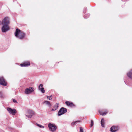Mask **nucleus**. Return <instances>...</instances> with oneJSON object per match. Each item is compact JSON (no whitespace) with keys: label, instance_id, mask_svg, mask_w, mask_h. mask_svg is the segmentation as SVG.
<instances>
[{"label":"nucleus","instance_id":"obj_13","mask_svg":"<svg viewBox=\"0 0 132 132\" xmlns=\"http://www.w3.org/2000/svg\"><path fill=\"white\" fill-rule=\"evenodd\" d=\"M59 106V105L58 103H56L53 107L51 110V111H55L57 109Z\"/></svg>","mask_w":132,"mask_h":132},{"label":"nucleus","instance_id":"obj_26","mask_svg":"<svg viewBox=\"0 0 132 132\" xmlns=\"http://www.w3.org/2000/svg\"><path fill=\"white\" fill-rule=\"evenodd\" d=\"M13 101L14 103H17V101L14 99H13Z\"/></svg>","mask_w":132,"mask_h":132},{"label":"nucleus","instance_id":"obj_27","mask_svg":"<svg viewBox=\"0 0 132 132\" xmlns=\"http://www.w3.org/2000/svg\"><path fill=\"white\" fill-rule=\"evenodd\" d=\"M87 9V8L86 7H85L84 8V11H83V12L84 13H85L86 12V11Z\"/></svg>","mask_w":132,"mask_h":132},{"label":"nucleus","instance_id":"obj_6","mask_svg":"<svg viewBox=\"0 0 132 132\" xmlns=\"http://www.w3.org/2000/svg\"><path fill=\"white\" fill-rule=\"evenodd\" d=\"M7 110L9 112L13 115H15L16 113V110L14 109H11L10 108H7Z\"/></svg>","mask_w":132,"mask_h":132},{"label":"nucleus","instance_id":"obj_12","mask_svg":"<svg viewBox=\"0 0 132 132\" xmlns=\"http://www.w3.org/2000/svg\"><path fill=\"white\" fill-rule=\"evenodd\" d=\"M99 113L102 116L105 115L108 112V111L107 110H105L104 112H103L101 110H100L98 111Z\"/></svg>","mask_w":132,"mask_h":132},{"label":"nucleus","instance_id":"obj_25","mask_svg":"<svg viewBox=\"0 0 132 132\" xmlns=\"http://www.w3.org/2000/svg\"><path fill=\"white\" fill-rule=\"evenodd\" d=\"M83 129L82 128V127L80 128V132H83Z\"/></svg>","mask_w":132,"mask_h":132},{"label":"nucleus","instance_id":"obj_15","mask_svg":"<svg viewBox=\"0 0 132 132\" xmlns=\"http://www.w3.org/2000/svg\"><path fill=\"white\" fill-rule=\"evenodd\" d=\"M65 103L68 106L72 107L74 105L72 103H71L70 102L66 101Z\"/></svg>","mask_w":132,"mask_h":132},{"label":"nucleus","instance_id":"obj_17","mask_svg":"<svg viewBox=\"0 0 132 132\" xmlns=\"http://www.w3.org/2000/svg\"><path fill=\"white\" fill-rule=\"evenodd\" d=\"M44 103L46 105H47L50 107H51V106L50 102L48 101H44Z\"/></svg>","mask_w":132,"mask_h":132},{"label":"nucleus","instance_id":"obj_14","mask_svg":"<svg viewBox=\"0 0 132 132\" xmlns=\"http://www.w3.org/2000/svg\"><path fill=\"white\" fill-rule=\"evenodd\" d=\"M118 129V127L112 126L111 128V130L112 132H115Z\"/></svg>","mask_w":132,"mask_h":132},{"label":"nucleus","instance_id":"obj_1","mask_svg":"<svg viewBox=\"0 0 132 132\" xmlns=\"http://www.w3.org/2000/svg\"><path fill=\"white\" fill-rule=\"evenodd\" d=\"M15 35L16 37L21 39L24 38L25 35V34L18 28L16 29Z\"/></svg>","mask_w":132,"mask_h":132},{"label":"nucleus","instance_id":"obj_5","mask_svg":"<svg viewBox=\"0 0 132 132\" xmlns=\"http://www.w3.org/2000/svg\"><path fill=\"white\" fill-rule=\"evenodd\" d=\"M9 23V19L8 17H5L2 20L1 24L2 25H8Z\"/></svg>","mask_w":132,"mask_h":132},{"label":"nucleus","instance_id":"obj_21","mask_svg":"<svg viewBox=\"0 0 132 132\" xmlns=\"http://www.w3.org/2000/svg\"><path fill=\"white\" fill-rule=\"evenodd\" d=\"M47 97L48 99L49 100H51L52 98V95H51L50 96H47Z\"/></svg>","mask_w":132,"mask_h":132},{"label":"nucleus","instance_id":"obj_7","mask_svg":"<svg viewBox=\"0 0 132 132\" xmlns=\"http://www.w3.org/2000/svg\"><path fill=\"white\" fill-rule=\"evenodd\" d=\"M2 32H5L9 30L8 25H2Z\"/></svg>","mask_w":132,"mask_h":132},{"label":"nucleus","instance_id":"obj_19","mask_svg":"<svg viewBox=\"0 0 132 132\" xmlns=\"http://www.w3.org/2000/svg\"><path fill=\"white\" fill-rule=\"evenodd\" d=\"M0 97L1 98H3L4 97V95L2 92H0Z\"/></svg>","mask_w":132,"mask_h":132},{"label":"nucleus","instance_id":"obj_8","mask_svg":"<svg viewBox=\"0 0 132 132\" xmlns=\"http://www.w3.org/2000/svg\"><path fill=\"white\" fill-rule=\"evenodd\" d=\"M0 84L1 85L4 86H6L7 85L6 82L2 77L0 78Z\"/></svg>","mask_w":132,"mask_h":132},{"label":"nucleus","instance_id":"obj_20","mask_svg":"<svg viewBox=\"0 0 132 132\" xmlns=\"http://www.w3.org/2000/svg\"><path fill=\"white\" fill-rule=\"evenodd\" d=\"M37 126L39 127L40 128H44V126H43L42 125H40L39 124H38V123L36 124Z\"/></svg>","mask_w":132,"mask_h":132},{"label":"nucleus","instance_id":"obj_4","mask_svg":"<svg viewBox=\"0 0 132 132\" xmlns=\"http://www.w3.org/2000/svg\"><path fill=\"white\" fill-rule=\"evenodd\" d=\"M67 111V110L66 109L63 107L62 108L58 111V116H60L66 113Z\"/></svg>","mask_w":132,"mask_h":132},{"label":"nucleus","instance_id":"obj_24","mask_svg":"<svg viewBox=\"0 0 132 132\" xmlns=\"http://www.w3.org/2000/svg\"><path fill=\"white\" fill-rule=\"evenodd\" d=\"M93 125V121L92 120L91 121V124H90V126L92 127Z\"/></svg>","mask_w":132,"mask_h":132},{"label":"nucleus","instance_id":"obj_10","mask_svg":"<svg viewBox=\"0 0 132 132\" xmlns=\"http://www.w3.org/2000/svg\"><path fill=\"white\" fill-rule=\"evenodd\" d=\"M30 65V62L26 61L24 62L23 63L21 64L20 65L21 67H26Z\"/></svg>","mask_w":132,"mask_h":132},{"label":"nucleus","instance_id":"obj_18","mask_svg":"<svg viewBox=\"0 0 132 132\" xmlns=\"http://www.w3.org/2000/svg\"><path fill=\"white\" fill-rule=\"evenodd\" d=\"M101 126L103 127H104V120L103 119H102L101 120Z\"/></svg>","mask_w":132,"mask_h":132},{"label":"nucleus","instance_id":"obj_3","mask_svg":"<svg viewBox=\"0 0 132 132\" xmlns=\"http://www.w3.org/2000/svg\"><path fill=\"white\" fill-rule=\"evenodd\" d=\"M34 90V89L32 87H30L26 88L24 91V93L26 94H29L32 92Z\"/></svg>","mask_w":132,"mask_h":132},{"label":"nucleus","instance_id":"obj_16","mask_svg":"<svg viewBox=\"0 0 132 132\" xmlns=\"http://www.w3.org/2000/svg\"><path fill=\"white\" fill-rule=\"evenodd\" d=\"M128 76L130 79L132 78V70H131L130 72H129L127 74Z\"/></svg>","mask_w":132,"mask_h":132},{"label":"nucleus","instance_id":"obj_22","mask_svg":"<svg viewBox=\"0 0 132 132\" xmlns=\"http://www.w3.org/2000/svg\"><path fill=\"white\" fill-rule=\"evenodd\" d=\"M79 122V121H75V122L72 123H71V125L72 126H73V125H75L76 123H77V122Z\"/></svg>","mask_w":132,"mask_h":132},{"label":"nucleus","instance_id":"obj_23","mask_svg":"<svg viewBox=\"0 0 132 132\" xmlns=\"http://www.w3.org/2000/svg\"><path fill=\"white\" fill-rule=\"evenodd\" d=\"M89 16V15L87 14H86L84 16V18H88Z\"/></svg>","mask_w":132,"mask_h":132},{"label":"nucleus","instance_id":"obj_2","mask_svg":"<svg viewBox=\"0 0 132 132\" xmlns=\"http://www.w3.org/2000/svg\"><path fill=\"white\" fill-rule=\"evenodd\" d=\"M48 126L50 130L52 132L55 131L57 128L56 126L54 124H52L51 123H49L48 125Z\"/></svg>","mask_w":132,"mask_h":132},{"label":"nucleus","instance_id":"obj_11","mask_svg":"<svg viewBox=\"0 0 132 132\" xmlns=\"http://www.w3.org/2000/svg\"><path fill=\"white\" fill-rule=\"evenodd\" d=\"M28 114L29 115H26V116L28 117L31 118L32 117V115L34 114V113L33 111L32 110H30L28 112Z\"/></svg>","mask_w":132,"mask_h":132},{"label":"nucleus","instance_id":"obj_9","mask_svg":"<svg viewBox=\"0 0 132 132\" xmlns=\"http://www.w3.org/2000/svg\"><path fill=\"white\" fill-rule=\"evenodd\" d=\"M38 89L40 90L42 93H44L45 92V91L43 87V85L41 84L39 86Z\"/></svg>","mask_w":132,"mask_h":132}]
</instances>
